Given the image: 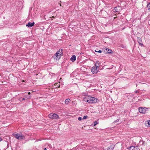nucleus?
<instances>
[{
    "mask_svg": "<svg viewBox=\"0 0 150 150\" xmlns=\"http://www.w3.org/2000/svg\"><path fill=\"white\" fill-rule=\"evenodd\" d=\"M147 109L145 108L140 107L139 108V111L140 113L144 114L145 113Z\"/></svg>",
    "mask_w": 150,
    "mask_h": 150,
    "instance_id": "obj_6",
    "label": "nucleus"
},
{
    "mask_svg": "<svg viewBox=\"0 0 150 150\" xmlns=\"http://www.w3.org/2000/svg\"><path fill=\"white\" fill-rule=\"evenodd\" d=\"M34 24L35 23L34 22L33 23L29 22L28 24L26 25V26L29 28H31L34 25Z\"/></svg>",
    "mask_w": 150,
    "mask_h": 150,
    "instance_id": "obj_9",
    "label": "nucleus"
},
{
    "mask_svg": "<svg viewBox=\"0 0 150 150\" xmlns=\"http://www.w3.org/2000/svg\"><path fill=\"white\" fill-rule=\"evenodd\" d=\"M26 100V98H23L22 99V100L21 101H23V100Z\"/></svg>",
    "mask_w": 150,
    "mask_h": 150,
    "instance_id": "obj_24",
    "label": "nucleus"
},
{
    "mask_svg": "<svg viewBox=\"0 0 150 150\" xmlns=\"http://www.w3.org/2000/svg\"><path fill=\"white\" fill-rule=\"evenodd\" d=\"M13 135L14 137L18 139L21 140L25 139V137L22 133L19 134H16L15 133H13Z\"/></svg>",
    "mask_w": 150,
    "mask_h": 150,
    "instance_id": "obj_1",
    "label": "nucleus"
},
{
    "mask_svg": "<svg viewBox=\"0 0 150 150\" xmlns=\"http://www.w3.org/2000/svg\"><path fill=\"white\" fill-rule=\"evenodd\" d=\"M137 41L138 43H139V45H141V46H142L143 45V44L142 43V39L141 38L138 37L137 38Z\"/></svg>",
    "mask_w": 150,
    "mask_h": 150,
    "instance_id": "obj_8",
    "label": "nucleus"
},
{
    "mask_svg": "<svg viewBox=\"0 0 150 150\" xmlns=\"http://www.w3.org/2000/svg\"><path fill=\"white\" fill-rule=\"evenodd\" d=\"M62 49L61 50L59 49V51H57L54 55V57L55 58L56 57L57 58H60L62 56Z\"/></svg>",
    "mask_w": 150,
    "mask_h": 150,
    "instance_id": "obj_3",
    "label": "nucleus"
},
{
    "mask_svg": "<svg viewBox=\"0 0 150 150\" xmlns=\"http://www.w3.org/2000/svg\"><path fill=\"white\" fill-rule=\"evenodd\" d=\"M70 100L69 98L66 99L65 100V103L66 105H68L70 101Z\"/></svg>",
    "mask_w": 150,
    "mask_h": 150,
    "instance_id": "obj_12",
    "label": "nucleus"
},
{
    "mask_svg": "<svg viewBox=\"0 0 150 150\" xmlns=\"http://www.w3.org/2000/svg\"><path fill=\"white\" fill-rule=\"evenodd\" d=\"M122 48H124V47H123V45H122Z\"/></svg>",
    "mask_w": 150,
    "mask_h": 150,
    "instance_id": "obj_29",
    "label": "nucleus"
},
{
    "mask_svg": "<svg viewBox=\"0 0 150 150\" xmlns=\"http://www.w3.org/2000/svg\"><path fill=\"white\" fill-rule=\"evenodd\" d=\"M147 7L148 8V10L150 11V2L147 5Z\"/></svg>",
    "mask_w": 150,
    "mask_h": 150,
    "instance_id": "obj_17",
    "label": "nucleus"
},
{
    "mask_svg": "<svg viewBox=\"0 0 150 150\" xmlns=\"http://www.w3.org/2000/svg\"><path fill=\"white\" fill-rule=\"evenodd\" d=\"M95 51L96 52H98L100 53H101V52H102V51L100 50H99L98 51H96V50H95Z\"/></svg>",
    "mask_w": 150,
    "mask_h": 150,
    "instance_id": "obj_23",
    "label": "nucleus"
},
{
    "mask_svg": "<svg viewBox=\"0 0 150 150\" xmlns=\"http://www.w3.org/2000/svg\"><path fill=\"white\" fill-rule=\"evenodd\" d=\"M87 116H86V115H85V116H84L83 117V119H86L87 118Z\"/></svg>",
    "mask_w": 150,
    "mask_h": 150,
    "instance_id": "obj_22",
    "label": "nucleus"
},
{
    "mask_svg": "<svg viewBox=\"0 0 150 150\" xmlns=\"http://www.w3.org/2000/svg\"><path fill=\"white\" fill-rule=\"evenodd\" d=\"M24 97L25 98H26V99H30L31 97V96L28 95V94L25 95Z\"/></svg>",
    "mask_w": 150,
    "mask_h": 150,
    "instance_id": "obj_14",
    "label": "nucleus"
},
{
    "mask_svg": "<svg viewBox=\"0 0 150 150\" xmlns=\"http://www.w3.org/2000/svg\"><path fill=\"white\" fill-rule=\"evenodd\" d=\"M82 119V118L81 117H79L78 118V120L79 121L81 120Z\"/></svg>",
    "mask_w": 150,
    "mask_h": 150,
    "instance_id": "obj_21",
    "label": "nucleus"
},
{
    "mask_svg": "<svg viewBox=\"0 0 150 150\" xmlns=\"http://www.w3.org/2000/svg\"><path fill=\"white\" fill-rule=\"evenodd\" d=\"M98 68V66H96V65L95 66L93 67L92 68L91 71L92 72L93 74H96L98 72V71L97 70V69Z\"/></svg>",
    "mask_w": 150,
    "mask_h": 150,
    "instance_id": "obj_7",
    "label": "nucleus"
},
{
    "mask_svg": "<svg viewBox=\"0 0 150 150\" xmlns=\"http://www.w3.org/2000/svg\"><path fill=\"white\" fill-rule=\"evenodd\" d=\"M76 60V57L75 55H73L71 58V60L73 62L74 61H75Z\"/></svg>",
    "mask_w": 150,
    "mask_h": 150,
    "instance_id": "obj_11",
    "label": "nucleus"
},
{
    "mask_svg": "<svg viewBox=\"0 0 150 150\" xmlns=\"http://www.w3.org/2000/svg\"><path fill=\"white\" fill-rule=\"evenodd\" d=\"M139 92V91H135V93H138Z\"/></svg>",
    "mask_w": 150,
    "mask_h": 150,
    "instance_id": "obj_26",
    "label": "nucleus"
},
{
    "mask_svg": "<svg viewBox=\"0 0 150 150\" xmlns=\"http://www.w3.org/2000/svg\"><path fill=\"white\" fill-rule=\"evenodd\" d=\"M2 139L0 137V142H1L2 140Z\"/></svg>",
    "mask_w": 150,
    "mask_h": 150,
    "instance_id": "obj_27",
    "label": "nucleus"
},
{
    "mask_svg": "<svg viewBox=\"0 0 150 150\" xmlns=\"http://www.w3.org/2000/svg\"><path fill=\"white\" fill-rule=\"evenodd\" d=\"M44 150H47V149L46 148H45L44 149Z\"/></svg>",
    "mask_w": 150,
    "mask_h": 150,
    "instance_id": "obj_28",
    "label": "nucleus"
},
{
    "mask_svg": "<svg viewBox=\"0 0 150 150\" xmlns=\"http://www.w3.org/2000/svg\"><path fill=\"white\" fill-rule=\"evenodd\" d=\"M114 11H116V12H118V9H117V7H115L114 9Z\"/></svg>",
    "mask_w": 150,
    "mask_h": 150,
    "instance_id": "obj_18",
    "label": "nucleus"
},
{
    "mask_svg": "<svg viewBox=\"0 0 150 150\" xmlns=\"http://www.w3.org/2000/svg\"><path fill=\"white\" fill-rule=\"evenodd\" d=\"M49 117L51 119H57L59 118V116L55 113H51L49 115Z\"/></svg>",
    "mask_w": 150,
    "mask_h": 150,
    "instance_id": "obj_4",
    "label": "nucleus"
},
{
    "mask_svg": "<svg viewBox=\"0 0 150 150\" xmlns=\"http://www.w3.org/2000/svg\"><path fill=\"white\" fill-rule=\"evenodd\" d=\"M98 124V122H97L96 121H95V122H94V126H95L96 125Z\"/></svg>",
    "mask_w": 150,
    "mask_h": 150,
    "instance_id": "obj_20",
    "label": "nucleus"
},
{
    "mask_svg": "<svg viewBox=\"0 0 150 150\" xmlns=\"http://www.w3.org/2000/svg\"><path fill=\"white\" fill-rule=\"evenodd\" d=\"M129 150H135V146H132L129 147Z\"/></svg>",
    "mask_w": 150,
    "mask_h": 150,
    "instance_id": "obj_15",
    "label": "nucleus"
},
{
    "mask_svg": "<svg viewBox=\"0 0 150 150\" xmlns=\"http://www.w3.org/2000/svg\"><path fill=\"white\" fill-rule=\"evenodd\" d=\"M114 146L112 144L111 145L107 148L106 149H105L104 150H112L114 148Z\"/></svg>",
    "mask_w": 150,
    "mask_h": 150,
    "instance_id": "obj_10",
    "label": "nucleus"
},
{
    "mask_svg": "<svg viewBox=\"0 0 150 150\" xmlns=\"http://www.w3.org/2000/svg\"><path fill=\"white\" fill-rule=\"evenodd\" d=\"M144 142L143 141L140 140L139 143L137 145L139 146V147L141 148L142 150L143 148L145 146H144Z\"/></svg>",
    "mask_w": 150,
    "mask_h": 150,
    "instance_id": "obj_5",
    "label": "nucleus"
},
{
    "mask_svg": "<svg viewBox=\"0 0 150 150\" xmlns=\"http://www.w3.org/2000/svg\"><path fill=\"white\" fill-rule=\"evenodd\" d=\"M106 51L108 50L107 52L109 54H112L113 53L112 51L110 49L106 48Z\"/></svg>",
    "mask_w": 150,
    "mask_h": 150,
    "instance_id": "obj_13",
    "label": "nucleus"
},
{
    "mask_svg": "<svg viewBox=\"0 0 150 150\" xmlns=\"http://www.w3.org/2000/svg\"><path fill=\"white\" fill-rule=\"evenodd\" d=\"M28 95H29H29H30V92H29L28 93Z\"/></svg>",
    "mask_w": 150,
    "mask_h": 150,
    "instance_id": "obj_25",
    "label": "nucleus"
},
{
    "mask_svg": "<svg viewBox=\"0 0 150 150\" xmlns=\"http://www.w3.org/2000/svg\"><path fill=\"white\" fill-rule=\"evenodd\" d=\"M85 101L90 103H96L97 101L96 98L91 97H88Z\"/></svg>",
    "mask_w": 150,
    "mask_h": 150,
    "instance_id": "obj_2",
    "label": "nucleus"
},
{
    "mask_svg": "<svg viewBox=\"0 0 150 150\" xmlns=\"http://www.w3.org/2000/svg\"><path fill=\"white\" fill-rule=\"evenodd\" d=\"M135 146V150H140V148L139 147V146H138L137 145Z\"/></svg>",
    "mask_w": 150,
    "mask_h": 150,
    "instance_id": "obj_16",
    "label": "nucleus"
},
{
    "mask_svg": "<svg viewBox=\"0 0 150 150\" xmlns=\"http://www.w3.org/2000/svg\"><path fill=\"white\" fill-rule=\"evenodd\" d=\"M147 124H148V126L150 127V120L147 121Z\"/></svg>",
    "mask_w": 150,
    "mask_h": 150,
    "instance_id": "obj_19",
    "label": "nucleus"
}]
</instances>
